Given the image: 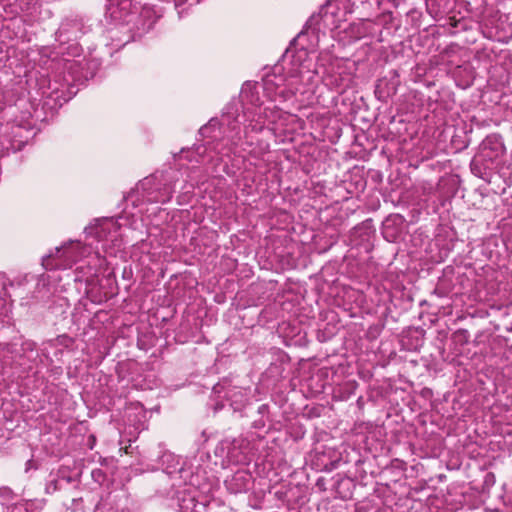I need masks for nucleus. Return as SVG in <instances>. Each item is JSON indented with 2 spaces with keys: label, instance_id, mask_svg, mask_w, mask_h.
<instances>
[{
  "label": "nucleus",
  "instance_id": "obj_7",
  "mask_svg": "<svg viewBox=\"0 0 512 512\" xmlns=\"http://www.w3.org/2000/svg\"><path fill=\"white\" fill-rule=\"evenodd\" d=\"M345 32L351 41H357L372 33V25L368 20H362L350 24Z\"/></svg>",
  "mask_w": 512,
  "mask_h": 512
},
{
  "label": "nucleus",
  "instance_id": "obj_4",
  "mask_svg": "<svg viewBox=\"0 0 512 512\" xmlns=\"http://www.w3.org/2000/svg\"><path fill=\"white\" fill-rule=\"evenodd\" d=\"M249 442L244 438H226L218 443L215 455L223 462L239 464L247 461Z\"/></svg>",
  "mask_w": 512,
  "mask_h": 512
},
{
  "label": "nucleus",
  "instance_id": "obj_12",
  "mask_svg": "<svg viewBox=\"0 0 512 512\" xmlns=\"http://www.w3.org/2000/svg\"><path fill=\"white\" fill-rule=\"evenodd\" d=\"M171 195H172L171 188H165V192L163 194H161L160 196L149 197L148 200L164 203V202H167L170 200Z\"/></svg>",
  "mask_w": 512,
  "mask_h": 512
},
{
  "label": "nucleus",
  "instance_id": "obj_18",
  "mask_svg": "<svg viewBox=\"0 0 512 512\" xmlns=\"http://www.w3.org/2000/svg\"><path fill=\"white\" fill-rule=\"evenodd\" d=\"M381 3H382V0H376V5H377V6H380V5H381Z\"/></svg>",
  "mask_w": 512,
  "mask_h": 512
},
{
  "label": "nucleus",
  "instance_id": "obj_3",
  "mask_svg": "<svg viewBox=\"0 0 512 512\" xmlns=\"http://www.w3.org/2000/svg\"><path fill=\"white\" fill-rule=\"evenodd\" d=\"M84 252L85 247L80 242L71 241L61 248H56L54 254L43 257L42 265L47 270L71 268Z\"/></svg>",
  "mask_w": 512,
  "mask_h": 512
},
{
  "label": "nucleus",
  "instance_id": "obj_1",
  "mask_svg": "<svg viewBox=\"0 0 512 512\" xmlns=\"http://www.w3.org/2000/svg\"><path fill=\"white\" fill-rule=\"evenodd\" d=\"M301 57V54L294 57L292 67L286 74H280L281 68L275 67L274 72L264 78V92L271 102H286L297 93L303 95L312 92L317 75L310 68L311 62H301Z\"/></svg>",
  "mask_w": 512,
  "mask_h": 512
},
{
  "label": "nucleus",
  "instance_id": "obj_5",
  "mask_svg": "<svg viewBox=\"0 0 512 512\" xmlns=\"http://www.w3.org/2000/svg\"><path fill=\"white\" fill-rule=\"evenodd\" d=\"M163 464L165 465L163 472L171 479L186 480L195 475L192 465H187L172 454L164 455ZM196 477H200L199 472L196 473Z\"/></svg>",
  "mask_w": 512,
  "mask_h": 512
},
{
  "label": "nucleus",
  "instance_id": "obj_8",
  "mask_svg": "<svg viewBox=\"0 0 512 512\" xmlns=\"http://www.w3.org/2000/svg\"><path fill=\"white\" fill-rule=\"evenodd\" d=\"M130 5L129 0H123L119 5L111 4L108 7L107 13L115 22H125L127 21L126 17L128 16Z\"/></svg>",
  "mask_w": 512,
  "mask_h": 512
},
{
  "label": "nucleus",
  "instance_id": "obj_20",
  "mask_svg": "<svg viewBox=\"0 0 512 512\" xmlns=\"http://www.w3.org/2000/svg\"><path fill=\"white\" fill-rule=\"evenodd\" d=\"M184 9L183 10H179L178 13L181 15L183 13Z\"/></svg>",
  "mask_w": 512,
  "mask_h": 512
},
{
  "label": "nucleus",
  "instance_id": "obj_9",
  "mask_svg": "<svg viewBox=\"0 0 512 512\" xmlns=\"http://www.w3.org/2000/svg\"><path fill=\"white\" fill-rule=\"evenodd\" d=\"M78 24L75 22L62 23L57 31L58 40L68 42L77 38Z\"/></svg>",
  "mask_w": 512,
  "mask_h": 512
},
{
  "label": "nucleus",
  "instance_id": "obj_13",
  "mask_svg": "<svg viewBox=\"0 0 512 512\" xmlns=\"http://www.w3.org/2000/svg\"><path fill=\"white\" fill-rule=\"evenodd\" d=\"M224 121L227 122V124L229 126H231V129L233 131H235L236 129H238V126L236 125V123H238V119H235L233 122H231V116H230V112H226L225 115H224Z\"/></svg>",
  "mask_w": 512,
  "mask_h": 512
},
{
  "label": "nucleus",
  "instance_id": "obj_10",
  "mask_svg": "<svg viewBox=\"0 0 512 512\" xmlns=\"http://www.w3.org/2000/svg\"><path fill=\"white\" fill-rule=\"evenodd\" d=\"M10 313L11 306L6 302L5 299L0 298V323L1 324H9L10 323Z\"/></svg>",
  "mask_w": 512,
  "mask_h": 512
},
{
  "label": "nucleus",
  "instance_id": "obj_15",
  "mask_svg": "<svg viewBox=\"0 0 512 512\" xmlns=\"http://www.w3.org/2000/svg\"><path fill=\"white\" fill-rule=\"evenodd\" d=\"M108 499H101V501L96 506V511L104 508L106 505H108Z\"/></svg>",
  "mask_w": 512,
  "mask_h": 512
},
{
  "label": "nucleus",
  "instance_id": "obj_16",
  "mask_svg": "<svg viewBox=\"0 0 512 512\" xmlns=\"http://www.w3.org/2000/svg\"><path fill=\"white\" fill-rule=\"evenodd\" d=\"M231 151H232V148L229 147V148H227L225 150L224 149L223 150H219V154H221L222 156H228Z\"/></svg>",
  "mask_w": 512,
  "mask_h": 512
},
{
  "label": "nucleus",
  "instance_id": "obj_2",
  "mask_svg": "<svg viewBox=\"0 0 512 512\" xmlns=\"http://www.w3.org/2000/svg\"><path fill=\"white\" fill-rule=\"evenodd\" d=\"M240 98L244 106L243 117L248 122L245 125L246 129L251 128L252 131H261L265 122L278 123L288 117V114L275 104L261 108L255 88L250 84L242 87Z\"/></svg>",
  "mask_w": 512,
  "mask_h": 512
},
{
  "label": "nucleus",
  "instance_id": "obj_17",
  "mask_svg": "<svg viewBox=\"0 0 512 512\" xmlns=\"http://www.w3.org/2000/svg\"><path fill=\"white\" fill-rule=\"evenodd\" d=\"M324 19H325V21H328V20H329V15H328V13H325V15H324Z\"/></svg>",
  "mask_w": 512,
  "mask_h": 512
},
{
  "label": "nucleus",
  "instance_id": "obj_19",
  "mask_svg": "<svg viewBox=\"0 0 512 512\" xmlns=\"http://www.w3.org/2000/svg\"><path fill=\"white\" fill-rule=\"evenodd\" d=\"M97 472L100 473V470H97ZM95 475H96V471H93L92 476L95 477Z\"/></svg>",
  "mask_w": 512,
  "mask_h": 512
},
{
  "label": "nucleus",
  "instance_id": "obj_6",
  "mask_svg": "<svg viewBox=\"0 0 512 512\" xmlns=\"http://www.w3.org/2000/svg\"><path fill=\"white\" fill-rule=\"evenodd\" d=\"M119 225L111 219L103 220L95 227V236L99 242H102V248L107 251L110 248V242L113 246H120Z\"/></svg>",
  "mask_w": 512,
  "mask_h": 512
},
{
  "label": "nucleus",
  "instance_id": "obj_14",
  "mask_svg": "<svg viewBox=\"0 0 512 512\" xmlns=\"http://www.w3.org/2000/svg\"><path fill=\"white\" fill-rule=\"evenodd\" d=\"M239 140H240L239 131H236L235 134L233 136H231L232 145H237Z\"/></svg>",
  "mask_w": 512,
  "mask_h": 512
},
{
  "label": "nucleus",
  "instance_id": "obj_11",
  "mask_svg": "<svg viewBox=\"0 0 512 512\" xmlns=\"http://www.w3.org/2000/svg\"><path fill=\"white\" fill-rule=\"evenodd\" d=\"M93 258L97 260V264H95L93 267H91V266L88 267V272L85 273L86 281H88L91 277L97 275V272H98L97 266L100 267L104 261L103 259H101L99 257L98 254H95V256Z\"/></svg>",
  "mask_w": 512,
  "mask_h": 512
}]
</instances>
